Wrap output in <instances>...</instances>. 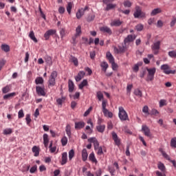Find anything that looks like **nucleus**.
I'll list each match as a JSON object with an SVG mask.
<instances>
[{
    "instance_id": "53",
    "label": "nucleus",
    "mask_w": 176,
    "mask_h": 176,
    "mask_svg": "<svg viewBox=\"0 0 176 176\" xmlns=\"http://www.w3.org/2000/svg\"><path fill=\"white\" fill-rule=\"evenodd\" d=\"M65 101V97H62L61 98H58L56 100V102H57V104H58V105H63V102Z\"/></svg>"
},
{
    "instance_id": "15",
    "label": "nucleus",
    "mask_w": 176,
    "mask_h": 176,
    "mask_svg": "<svg viewBox=\"0 0 176 176\" xmlns=\"http://www.w3.org/2000/svg\"><path fill=\"white\" fill-rule=\"evenodd\" d=\"M56 34V30H49L44 34V38H45V41L49 40V38H50L51 35H54Z\"/></svg>"
},
{
    "instance_id": "27",
    "label": "nucleus",
    "mask_w": 176,
    "mask_h": 176,
    "mask_svg": "<svg viewBox=\"0 0 176 176\" xmlns=\"http://www.w3.org/2000/svg\"><path fill=\"white\" fill-rule=\"evenodd\" d=\"M71 63H73L76 67L79 65V62L78 61V58L74 56H71L69 58Z\"/></svg>"
},
{
    "instance_id": "54",
    "label": "nucleus",
    "mask_w": 176,
    "mask_h": 176,
    "mask_svg": "<svg viewBox=\"0 0 176 176\" xmlns=\"http://www.w3.org/2000/svg\"><path fill=\"white\" fill-rule=\"evenodd\" d=\"M59 33H60L61 39H63V38H64V36H65V34H66L65 30L64 28H61L60 30Z\"/></svg>"
},
{
    "instance_id": "18",
    "label": "nucleus",
    "mask_w": 176,
    "mask_h": 176,
    "mask_svg": "<svg viewBox=\"0 0 176 176\" xmlns=\"http://www.w3.org/2000/svg\"><path fill=\"white\" fill-rule=\"evenodd\" d=\"M86 75V73L83 71H80L78 72L77 76L75 78L76 82H80V80H82V78H85V76Z\"/></svg>"
},
{
    "instance_id": "59",
    "label": "nucleus",
    "mask_w": 176,
    "mask_h": 176,
    "mask_svg": "<svg viewBox=\"0 0 176 176\" xmlns=\"http://www.w3.org/2000/svg\"><path fill=\"white\" fill-rule=\"evenodd\" d=\"M135 30L142 31V30H144V25L142 24H138L135 26Z\"/></svg>"
},
{
    "instance_id": "40",
    "label": "nucleus",
    "mask_w": 176,
    "mask_h": 176,
    "mask_svg": "<svg viewBox=\"0 0 176 176\" xmlns=\"http://www.w3.org/2000/svg\"><path fill=\"white\" fill-rule=\"evenodd\" d=\"M85 86H87V80H83L82 82L78 85V88L82 90Z\"/></svg>"
},
{
    "instance_id": "2",
    "label": "nucleus",
    "mask_w": 176,
    "mask_h": 176,
    "mask_svg": "<svg viewBox=\"0 0 176 176\" xmlns=\"http://www.w3.org/2000/svg\"><path fill=\"white\" fill-rule=\"evenodd\" d=\"M57 75L58 74L56 71H53L51 73L48 80V87H53V86L56 85V78H57Z\"/></svg>"
},
{
    "instance_id": "33",
    "label": "nucleus",
    "mask_w": 176,
    "mask_h": 176,
    "mask_svg": "<svg viewBox=\"0 0 176 176\" xmlns=\"http://www.w3.org/2000/svg\"><path fill=\"white\" fill-rule=\"evenodd\" d=\"M82 34V27L80 25H78L76 29V36H80Z\"/></svg>"
},
{
    "instance_id": "44",
    "label": "nucleus",
    "mask_w": 176,
    "mask_h": 176,
    "mask_svg": "<svg viewBox=\"0 0 176 176\" xmlns=\"http://www.w3.org/2000/svg\"><path fill=\"white\" fill-rule=\"evenodd\" d=\"M1 50H3V52H6V53H8V52H10V47L8 45H2Z\"/></svg>"
},
{
    "instance_id": "12",
    "label": "nucleus",
    "mask_w": 176,
    "mask_h": 176,
    "mask_svg": "<svg viewBox=\"0 0 176 176\" xmlns=\"http://www.w3.org/2000/svg\"><path fill=\"white\" fill-rule=\"evenodd\" d=\"M162 44V40H157L155 42V54L157 55L160 53V45Z\"/></svg>"
},
{
    "instance_id": "4",
    "label": "nucleus",
    "mask_w": 176,
    "mask_h": 176,
    "mask_svg": "<svg viewBox=\"0 0 176 176\" xmlns=\"http://www.w3.org/2000/svg\"><path fill=\"white\" fill-rule=\"evenodd\" d=\"M161 70L166 75L175 74L176 73V70H171V68L170 66H168V65H162Z\"/></svg>"
},
{
    "instance_id": "20",
    "label": "nucleus",
    "mask_w": 176,
    "mask_h": 176,
    "mask_svg": "<svg viewBox=\"0 0 176 176\" xmlns=\"http://www.w3.org/2000/svg\"><path fill=\"white\" fill-rule=\"evenodd\" d=\"M98 126H96V129L99 133H104L105 131V125H101V121L98 120Z\"/></svg>"
},
{
    "instance_id": "58",
    "label": "nucleus",
    "mask_w": 176,
    "mask_h": 176,
    "mask_svg": "<svg viewBox=\"0 0 176 176\" xmlns=\"http://www.w3.org/2000/svg\"><path fill=\"white\" fill-rule=\"evenodd\" d=\"M24 116V111L23 109L19 110L18 112V118L19 119H22V118Z\"/></svg>"
},
{
    "instance_id": "22",
    "label": "nucleus",
    "mask_w": 176,
    "mask_h": 176,
    "mask_svg": "<svg viewBox=\"0 0 176 176\" xmlns=\"http://www.w3.org/2000/svg\"><path fill=\"white\" fill-rule=\"evenodd\" d=\"M85 127V122H75V129L76 130H80V129H83Z\"/></svg>"
},
{
    "instance_id": "34",
    "label": "nucleus",
    "mask_w": 176,
    "mask_h": 176,
    "mask_svg": "<svg viewBox=\"0 0 176 176\" xmlns=\"http://www.w3.org/2000/svg\"><path fill=\"white\" fill-rule=\"evenodd\" d=\"M12 133H13V130L10 128L6 129L3 131V134L4 135H9L12 134Z\"/></svg>"
},
{
    "instance_id": "29",
    "label": "nucleus",
    "mask_w": 176,
    "mask_h": 176,
    "mask_svg": "<svg viewBox=\"0 0 176 176\" xmlns=\"http://www.w3.org/2000/svg\"><path fill=\"white\" fill-rule=\"evenodd\" d=\"M29 38L32 39V41H34L35 43H38V39H36V37H35V34L34 33V31H31L29 34Z\"/></svg>"
},
{
    "instance_id": "51",
    "label": "nucleus",
    "mask_w": 176,
    "mask_h": 176,
    "mask_svg": "<svg viewBox=\"0 0 176 176\" xmlns=\"http://www.w3.org/2000/svg\"><path fill=\"white\" fill-rule=\"evenodd\" d=\"M61 142H62V145L63 146H65V145H67V144H68V138H67V137H63L61 140Z\"/></svg>"
},
{
    "instance_id": "5",
    "label": "nucleus",
    "mask_w": 176,
    "mask_h": 176,
    "mask_svg": "<svg viewBox=\"0 0 176 176\" xmlns=\"http://www.w3.org/2000/svg\"><path fill=\"white\" fill-rule=\"evenodd\" d=\"M135 19H142L145 17V14L141 10L140 6L135 8V12L133 13Z\"/></svg>"
},
{
    "instance_id": "60",
    "label": "nucleus",
    "mask_w": 176,
    "mask_h": 176,
    "mask_svg": "<svg viewBox=\"0 0 176 176\" xmlns=\"http://www.w3.org/2000/svg\"><path fill=\"white\" fill-rule=\"evenodd\" d=\"M58 12L60 13V14H64V13H65V8L62 6L59 7Z\"/></svg>"
},
{
    "instance_id": "42",
    "label": "nucleus",
    "mask_w": 176,
    "mask_h": 176,
    "mask_svg": "<svg viewBox=\"0 0 176 176\" xmlns=\"http://www.w3.org/2000/svg\"><path fill=\"white\" fill-rule=\"evenodd\" d=\"M102 69L104 72H107V69H108V63L107 62H103L101 64Z\"/></svg>"
},
{
    "instance_id": "41",
    "label": "nucleus",
    "mask_w": 176,
    "mask_h": 176,
    "mask_svg": "<svg viewBox=\"0 0 176 176\" xmlns=\"http://www.w3.org/2000/svg\"><path fill=\"white\" fill-rule=\"evenodd\" d=\"M142 112L145 114V116H148L149 115V108L148 106H144L143 107Z\"/></svg>"
},
{
    "instance_id": "3",
    "label": "nucleus",
    "mask_w": 176,
    "mask_h": 176,
    "mask_svg": "<svg viewBox=\"0 0 176 176\" xmlns=\"http://www.w3.org/2000/svg\"><path fill=\"white\" fill-rule=\"evenodd\" d=\"M118 109H119L118 116L120 120H122V121L129 120V115H127V112H126V110H124V108H123V107H120Z\"/></svg>"
},
{
    "instance_id": "1",
    "label": "nucleus",
    "mask_w": 176,
    "mask_h": 176,
    "mask_svg": "<svg viewBox=\"0 0 176 176\" xmlns=\"http://www.w3.org/2000/svg\"><path fill=\"white\" fill-rule=\"evenodd\" d=\"M106 57L109 60L110 64H111L113 71H116L118 69V65L115 63V58L111 52H108L106 54Z\"/></svg>"
},
{
    "instance_id": "50",
    "label": "nucleus",
    "mask_w": 176,
    "mask_h": 176,
    "mask_svg": "<svg viewBox=\"0 0 176 176\" xmlns=\"http://www.w3.org/2000/svg\"><path fill=\"white\" fill-rule=\"evenodd\" d=\"M134 94L138 97H142V91H141L140 89H135Z\"/></svg>"
},
{
    "instance_id": "17",
    "label": "nucleus",
    "mask_w": 176,
    "mask_h": 176,
    "mask_svg": "<svg viewBox=\"0 0 176 176\" xmlns=\"http://www.w3.org/2000/svg\"><path fill=\"white\" fill-rule=\"evenodd\" d=\"M67 162H68V154L67 152H65L62 154V160L60 164L64 166V164H67Z\"/></svg>"
},
{
    "instance_id": "62",
    "label": "nucleus",
    "mask_w": 176,
    "mask_h": 176,
    "mask_svg": "<svg viewBox=\"0 0 176 176\" xmlns=\"http://www.w3.org/2000/svg\"><path fill=\"white\" fill-rule=\"evenodd\" d=\"M124 6L125 8H131V2L129 1H124Z\"/></svg>"
},
{
    "instance_id": "14",
    "label": "nucleus",
    "mask_w": 176,
    "mask_h": 176,
    "mask_svg": "<svg viewBox=\"0 0 176 176\" xmlns=\"http://www.w3.org/2000/svg\"><path fill=\"white\" fill-rule=\"evenodd\" d=\"M87 9H89V7L85 6V8H81V9L78 10L76 13V18L80 19V17H82V16H83V14H85V12H86V10H87Z\"/></svg>"
},
{
    "instance_id": "57",
    "label": "nucleus",
    "mask_w": 176,
    "mask_h": 176,
    "mask_svg": "<svg viewBox=\"0 0 176 176\" xmlns=\"http://www.w3.org/2000/svg\"><path fill=\"white\" fill-rule=\"evenodd\" d=\"M96 151H98L97 153H98V155H99V156H101V155H102L104 153V152L102 151V146L98 147Z\"/></svg>"
},
{
    "instance_id": "16",
    "label": "nucleus",
    "mask_w": 176,
    "mask_h": 176,
    "mask_svg": "<svg viewBox=\"0 0 176 176\" xmlns=\"http://www.w3.org/2000/svg\"><path fill=\"white\" fill-rule=\"evenodd\" d=\"M121 24H123V21L120 19H114L111 21L110 25L111 27H120Z\"/></svg>"
},
{
    "instance_id": "39",
    "label": "nucleus",
    "mask_w": 176,
    "mask_h": 176,
    "mask_svg": "<svg viewBox=\"0 0 176 176\" xmlns=\"http://www.w3.org/2000/svg\"><path fill=\"white\" fill-rule=\"evenodd\" d=\"M30 170V165H26L24 164L23 165L21 171H22V173H27V171H28Z\"/></svg>"
},
{
    "instance_id": "25",
    "label": "nucleus",
    "mask_w": 176,
    "mask_h": 176,
    "mask_svg": "<svg viewBox=\"0 0 176 176\" xmlns=\"http://www.w3.org/2000/svg\"><path fill=\"white\" fill-rule=\"evenodd\" d=\"M68 87L69 93H72V91H74L75 85L74 84V82L72 80H69L68 81Z\"/></svg>"
},
{
    "instance_id": "56",
    "label": "nucleus",
    "mask_w": 176,
    "mask_h": 176,
    "mask_svg": "<svg viewBox=\"0 0 176 176\" xmlns=\"http://www.w3.org/2000/svg\"><path fill=\"white\" fill-rule=\"evenodd\" d=\"M26 123L28 125H30V123H31V115L27 114L25 118Z\"/></svg>"
},
{
    "instance_id": "49",
    "label": "nucleus",
    "mask_w": 176,
    "mask_h": 176,
    "mask_svg": "<svg viewBox=\"0 0 176 176\" xmlns=\"http://www.w3.org/2000/svg\"><path fill=\"white\" fill-rule=\"evenodd\" d=\"M160 107L162 108L164 106H167V100H160Z\"/></svg>"
},
{
    "instance_id": "55",
    "label": "nucleus",
    "mask_w": 176,
    "mask_h": 176,
    "mask_svg": "<svg viewBox=\"0 0 176 176\" xmlns=\"http://www.w3.org/2000/svg\"><path fill=\"white\" fill-rule=\"evenodd\" d=\"M96 19V15L95 14H90L89 16L87 17V21L90 22L93 21Z\"/></svg>"
},
{
    "instance_id": "37",
    "label": "nucleus",
    "mask_w": 176,
    "mask_h": 176,
    "mask_svg": "<svg viewBox=\"0 0 176 176\" xmlns=\"http://www.w3.org/2000/svg\"><path fill=\"white\" fill-rule=\"evenodd\" d=\"M108 171L111 176H114L115 173H116V170L112 166H108Z\"/></svg>"
},
{
    "instance_id": "61",
    "label": "nucleus",
    "mask_w": 176,
    "mask_h": 176,
    "mask_svg": "<svg viewBox=\"0 0 176 176\" xmlns=\"http://www.w3.org/2000/svg\"><path fill=\"white\" fill-rule=\"evenodd\" d=\"M155 174H156L157 176H167L166 175V172H162V171L160 172L159 170L156 171Z\"/></svg>"
},
{
    "instance_id": "11",
    "label": "nucleus",
    "mask_w": 176,
    "mask_h": 176,
    "mask_svg": "<svg viewBox=\"0 0 176 176\" xmlns=\"http://www.w3.org/2000/svg\"><path fill=\"white\" fill-rule=\"evenodd\" d=\"M147 72L148 74L146 80L147 81L153 80V76H155V68L147 69Z\"/></svg>"
},
{
    "instance_id": "38",
    "label": "nucleus",
    "mask_w": 176,
    "mask_h": 176,
    "mask_svg": "<svg viewBox=\"0 0 176 176\" xmlns=\"http://www.w3.org/2000/svg\"><path fill=\"white\" fill-rule=\"evenodd\" d=\"M168 55L171 58H176V50L169 51L168 53Z\"/></svg>"
},
{
    "instance_id": "26",
    "label": "nucleus",
    "mask_w": 176,
    "mask_h": 176,
    "mask_svg": "<svg viewBox=\"0 0 176 176\" xmlns=\"http://www.w3.org/2000/svg\"><path fill=\"white\" fill-rule=\"evenodd\" d=\"M88 156H89V154H87V150L86 148H84L82 151V158L83 162H86V160H87Z\"/></svg>"
},
{
    "instance_id": "6",
    "label": "nucleus",
    "mask_w": 176,
    "mask_h": 176,
    "mask_svg": "<svg viewBox=\"0 0 176 176\" xmlns=\"http://www.w3.org/2000/svg\"><path fill=\"white\" fill-rule=\"evenodd\" d=\"M160 151H161L162 156L167 160H168L170 162H171L173 165V166L176 168V162L175 160H171L170 158V156L166 153V152L163 151V149L160 148Z\"/></svg>"
},
{
    "instance_id": "13",
    "label": "nucleus",
    "mask_w": 176,
    "mask_h": 176,
    "mask_svg": "<svg viewBox=\"0 0 176 176\" xmlns=\"http://www.w3.org/2000/svg\"><path fill=\"white\" fill-rule=\"evenodd\" d=\"M112 138L115 142V144L117 145V146H120V139L119 137H118V134L115 132L111 133Z\"/></svg>"
},
{
    "instance_id": "43",
    "label": "nucleus",
    "mask_w": 176,
    "mask_h": 176,
    "mask_svg": "<svg viewBox=\"0 0 176 176\" xmlns=\"http://www.w3.org/2000/svg\"><path fill=\"white\" fill-rule=\"evenodd\" d=\"M65 131L69 137H71V125L67 124L65 127Z\"/></svg>"
},
{
    "instance_id": "32",
    "label": "nucleus",
    "mask_w": 176,
    "mask_h": 176,
    "mask_svg": "<svg viewBox=\"0 0 176 176\" xmlns=\"http://www.w3.org/2000/svg\"><path fill=\"white\" fill-rule=\"evenodd\" d=\"M74 6V3H72V2H69L67 3V6L66 7L67 9V12L69 14H71V10H72V7Z\"/></svg>"
},
{
    "instance_id": "24",
    "label": "nucleus",
    "mask_w": 176,
    "mask_h": 176,
    "mask_svg": "<svg viewBox=\"0 0 176 176\" xmlns=\"http://www.w3.org/2000/svg\"><path fill=\"white\" fill-rule=\"evenodd\" d=\"M102 111L104 114V116H105L106 118H113V113L109 111V110H108L107 109H106V110H102Z\"/></svg>"
},
{
    "instance_id": "46",
    "label": "nucleus",
    "mask_w": 176,
    "mask_h": 176,
    "mask_svg": "<svg viewBox=\"0 0 176 176\" xmlns=\"http://www.w3.org/2000/svg\"><path fill=\"white\" fill-rule=\"evenodd\" d=\"M2 91L3 94H6V93H9V91H10V86L6 85L2 89Z\"/></svg>"
},
{
    "instance_id": "28",
    "label": "nucleus",
    "mask_w": 176,
    "mask_h": 176,
    "mask_svg": "<svg viewBox=\"0 0 176 176\" xmlns=\"http://www.w3.org/2000/svg\"><path fill=\"white\" fill-rule=\"evenodd\" d=\"M32 151L34 153V156L36 157L39 156V148L36 146L32 147Z\"/></svg>"
},
{
    "instance_id": "7",
    "label": "nucleus",
    "mask_w": 176,
    "mask_h": 176,
    "mask_svg": "<svg viewBox=\"0 0 176 176\" xmlns=\"http://www.w3.org/2000/svg\"><path fill=\"white\" fill-rule=\"evenodd\" d=\"M142 131L146 135V137H152V134L151 133V129L146 125L142 126Z\"/></svg>"
},
{
    "instance_id": "23",
    "label": "nucleus",
    "mask_w": 176,
    "mask_h": 176,
    "mask_svg": "<svg viewBox=\"0 0 176 176\" xmlns=\"http://www.w3.org/2000/svg\"><path fill=\"white\" fill-rule=\"evenodd\" d=\"M16 96H17V94H16V92L8 94L3 96V100H10V98H13V97H16Z\"/></svg>"
},
{
    "instance_id": "21",
    "label": "nucleus",
    "mask_w": 176,
    "mask_h": 176,
    "mask_svg": "<svg viewBox=\"0 0 176 176\" xmlns=\"http://www.w3.org/2000/svg\"><path fill=\"white\" fill-rule=\"evenodd\" d=\"M43 138V144L45 146V148H47L49 145V135H47V133H44Z\"/></svg>"
},
{
    "instance_id": "31",
    "label": "nucleus",
    "mask_w": 176,
    "mask_h": 176,
    "mask_svg": "<svg viewBox=\"0 0 176 176\" xmlns=\"http://www.w3.org/2000/svg\"><path fill=\"white\" fill-rule=\"evenodd\" d=\"M89 160L92 162V163H96L97 164V159L96 158V156L94 155V153H91L89 154Z\"/></svg>"
},
{
    "instance_id": "35",
    "label": "nucleus",
    "mask_w": 176,
    "mask_h": 176,
    "mask_svg": "<svg viewBox=\"0 0 176 176\" xmlns=\"http://www.w3.org/2000/svg\"><path fill=\"white\" fill-rule=\"evenodd\" d=\"M115 8H116V4L108 3L107 4L105 10H111V9H115Z\"/></svg>"
},
{
    "instance_id": "9",
    "label": "nucleus",
    "mask_w": 176,
    "mask_h": 176,
    "mask_svg": "<svg viewBox=\"0 0 176 176\" xmlns=\"http://www.w3.org/2000/svg\"><path fill=\"white\" fill-rule=\"evenodd\" d=\"M36 91L38 96H41L43 97H45V96H46V92L45 91V87H43L36 86Z\"/></svg>"
},
{
    "instance_id": "48",
    "label": "nucleus",
    "mask_w": 176,
    "mask_h": 176,
    "mask_svg": "<svg viewBox=\"0 0 176 176\" xmlns=\"http://www.w3.org/2000/svg\"><path fill=\"white\" fill-rule=\"evenodd\" d=\"M6 65V60L1 59L0 60V71L2 70V68H3V67H5Z\"/></svg>"
},
{
    "instance_id": "64",
    "label": "nucleus",
    "mask_w": 176,
    "mask_h": 176,
    "mask_svg": "<svg viewBox=\"0 0 176 176\" xmlns=\"http://www.w3.org/2000/svg\"><path fill=\"white\" fill-rule=\"evenodd\" d=\"M176 23V16H173L171 22H170V27H174Z\"/></svg>"
},
{
    "instance_id": "63",
    "label": "nucleus",
    "mask_w": 176,
    "mask_h": 176,
    "mask_svg": "<svg viewBox=\"0 0 176 176\" xmlns=\"http://www.w3.org/2000/svg\"><path fill=\"white\" fill-rule=\"evenodd\" d=\"M97 97H98L99 101H101V100H102V98H104V95L101 92H98Z\"/></svg>"
},
{
    "instance_id": "36",
    "label": "nucleus",
    "mask_w": 176,
    "mask_h": 176,
    "mask_svg": "<svg viewBox=\"0 0 176 176\" xmlns=\"http://www.w3.org/2000/svg\"><path fill=\"white\" fill-rule=\"evenodd\" d=\"M43 78L42 77H37L35 80L36 85H43Z\"/></svg>"
},
{
    "instance_id": "19",
    "label": "nucleus",
    "mask_w": 176,
    "mask_h": 176,
    "mask_svg": "<svg viewBox=\"0 0 176 176\" xmlns=\"http://www.w3.org/2000/svg\"><path fill=\"white\" fill-rule=\"evenodd\" d=\"M100 31L102 32H105L106 34H108L109 35H112V30L109 27L103 26V27L100 28Z\"/></svg>"
},
{
    "instance_id": "30",
    "label": "nucleus",
    "mask_w": 176,
    "mask_h": 176,
    "mask_svg": "<svg viewBox=\"0 0 176 176\" xmlns=\"http://www.w3.org/2000/svg\"><path fill=\"white\" fill-rule=\"evenodd\" d=\"M157 168L161 170V172H166V166L160 162L157 163Z\"/></svg>"
},
{
    "instance_id": "52",
    "label": "nucleus",
    "mask_w": 176,
    "mask_h": 176,
    "mask_svg": "<svg viewBox=\"0 0 176 176\" xmlns=\"http://www.w3.org/2000/svg\"><path fill=\"white\" fill-rule=\"evenodd\" d=\"M170 146L172 148H176V138H173L170 140Z\"/></svg>"
},
{
    "instance_id": "45",
    "label": "nucleus",
    "mask_w": 176,
    "mask_h": 176,
    "mask_svg": "<svg viewBox=\"0 0 176 176\" xmlns=\"http://www.w3.org/2000/svg\"><path fill=\"white\" fill-rule=\"evenodd\" d=\"M74 156H75V151H74V149H72L69 151V160H72Z\"/></svg>"
},
{
    "instance_id": "8",
    "label": "nucleus",
    "mask_w": 176,
    "mask_h": 176,
    "mask_svg": "<svg viewBox=\"0 0 176 176\" xmlns=\"http://www.w3.org/2000/svg\"><path fill=\"white\" fill-rule=\"evenodd\" d=\"M135 38H137L135 35H128L124 40V45H127V43H130L131 42H134V41H135Z\"/></svg>"
},
{
    "instance_id": "10",
    "label": "nucleus",
    "mask_w": 176,
    "mask_h": 176,
    "mask_svg": "<svg viewBox=\"0 0 176 176\" xmlns=\"http://www.w3.org/2000/svg\"><path fill=\"white\" fill-rule=\"evenodd\" d=\"M88 142H90V144H94L95 151H97V148L100 146V143L96 138H89Z\"/></svg>"
},
{
    "instance_id": "47",
    "label": "nucleus",
    "mask_w": 176,
    "mask_h": 176,
    "mask_svg": "<svg viewBox=\"0 0 176 176\" xmlns=\"http://www.w3.org/2000/svg\"><path fill=\"white\" fill-rule=\"evenodd\" d=\"M107 105H108V101L102 100V111H107Z\"/></svg>"
}]
</instances>
